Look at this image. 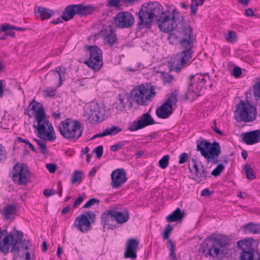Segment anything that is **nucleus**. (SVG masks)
Masks as SVG:
<instances>
[{"label": "nucleus", "mask_w": 260, "mask_h": 260, "mask_svg": "<svg viewBox=\"0 0 260 260\" xmlns=\"http://www.w3.org/2000/svg\"><path fill=\"white\" fill-rule=\"evenodd\" d=\"M31 115L27 114L29 117H34L32 126L37 136L44 141L52 142L56 137L51 122L46 116L44 108L35 100H33L28 107Z\"/></svg>", "instance_id": "1"}, {"label": "nucleus", "mask_w": 260, "mask_h": 260, "mask_svg": "<svg viewBox=\"0 0 260 260\" xmlns=\"http://www.w3.org/2000/svg\"><path fill=\"white\" fill-rule=\"evenodd\" d=\"M179 34L180 36L177 38H179V42L182 51L176 55V61L179 63V67H177L176 69L177 72L182 69L189 61L192 57L193 52L192 51L193 35L190 26H182L181 30L179 31ZM174 38H177L176 35L171 34L169 39L171 40Z\"/></svg>", "instance_id": "2"}, {"label": "nucleus", "mask_w": 260, "mask_h": 260, "mask_svg": "<svg viewBox=\"0 0 260 260\" xmlns=\"http://www.w3.org/2000/svg\"><path fill=\"white\" fill-rule=\"evenodd\" d=\"M163 7L157 2L144 3L138 13V27L140 29L150 28L154 19L164 12Z\"/></svg>", "instance_id": "3"}, {"label": "nucleus", "mask_w": 260, "mask_h": 260, "mask_svg": "<svg viewBox=\"0 0 260 260\" xmlns=\"http://www.w3.org/2000/svg\"><path fill=\"white\" fill-rule=\"evenodd\" d=\"M228 239L223 236L212 235L205 239L200 245V250L205 256L215 257L226 254Z\"/></svg>", "instance_id": "4"}, {"label": "nucleus", "mask_w": 260, "mask_h": 260, "mask_svg": "<svg viewBox=\"0 0 260 260\" xmlns=\"http://www.w3.org/2000/svg\"><path fill=\"white\" fill-rule=\"evenodd\" d=\"M131 95L137 104L145 106L155 97L156 93L150 84H142L134 88L131 91Z\"/></svg>", "instance_id": "5"}, {"label": "nucleus", "mask_w": 260, "mask_h": 260, "mask_svg": "<svg viewBox=\"0 0 260 260\" xmlns=\"http://www.w3.org/2000/svg\"><path fill=\"white\" fill-rule=\"evenodd\" d=\"M58 128L61 135L69 140L76 141L82 135L81 123L72 119L68 118L62 121L58 125Z\"/></svg>", "instance_id": "6"}, {"label": "nucleus", "mask_w": 260, "mask_h": 260, "mask_svg": "<svg viewBox=\"0 0 260 260\" xmlns=\"http://www.w3.org/2000/svg\"><path fill=\"white\" fill-rule=\"evenodd\" d=\"M197 148L206 159L207 162L213 164H217L218 162V158L221 150L218 142L214 141L211 143L206 140H202L198 142Z\"/></svg>", "instance_id": "7"}, {"label": "nucleus", "mask_w": 260, "mask_h": 260, "mask_svg": "<svg viewBox=\"0 0 260 260\" xmlns=\"http://www.w3.org/2000/svg\"><path fill=\"white\" fill-rule=\"evenodd\" d=\"M190 83L188 86V94L193 98L200 96L202 90L209 87L211 88L212 84L208 74H197L190 77Z\"/></svg>", "instance_id": "8"}, {"label": "nucleus", "mask_w": 260, "mask_h": 260, "mask_svg": "<svg viewBox=\"0 0 260 260\" xmlns=\"http://www.w3.org/2000/svg\"><path fill=\"white\" fill-rule=\"evenodd\" d=\"M180 15L176 9L172 11L166 10L164 11L157 20L158 26L160 30L169 32L174 30L177 26V19Z\"/></svg>", "instance_id": "9"}, {"label": "nucleus", "mask_w": 260, "mask_h": 260, "mask_svg": "<svg viewBox=\"0 0 260 260\" xmlns=\"http://www.w3.org/2000/svg\"><path fill=\"white\" fill-rule=\"evenodd\" d=\"M256 109L248 102L241 101L236 106L235 118L238 122H249L256 118Z\"/></svg>", "instance_id": "10"}, {"label": "nucleus", "mask_w": 260, "mask_h": 260, "mask_svg": "<svg viewBox=\"0 0 260 260\" xmlns=\"http://www.w3.org/2000/svg\"><path fill=\"white\" fill-rule=\"evenodd\" d=\"M95 220L96 215L92 212L87 211L76 218L74 226L80 232L85 233L91 229V225Z\"/></svg>", "instance_id": "11"}, {"label": "nucleus", "mask_w": 260, "mask_h": 260, "mask_svg": "<svg viewBox=\"0 0 260 260\" xmlns=\"http://www.w3.org/2000/svg\"><path fill=\"white\" fill-rule=\"evenodd\" d=\"M85 111L89 120L97 122L104 119L106 107L102 103L93 101L86 106Z\"/></svg>", "instance_id": "12"}, {"label": "nucleus", "mask_w": 260, "mask_h": 260, "mask_svg": "<svg viewBox=\"0 0 260 260\" xmlns=\"http://www.w3.org/2000/svg\"><path fill=\"white\" fill-rule=\"evenodd\" d=\"M177 92L175 91L172 93L166 102L156 110V114L158 118H168L173 113V107L177 101Z\"/></svg>", "instance_id": "13"}, {"label": "nucleus", "mask_w": 260, "mask_h": 260, "mask_svg": "<svg viewBox=\"0 0 260 260\" xmlns=\"http://www.w3.org/2000/svg\"><path fill=\"white\" fill-rule=\"evenodd\" d=\"M85 48L89 54V58L85 63L93 70H99L103 65L101 50L95 46H85Z\"/></svg>", "instance_id": "14"}, {"label": "nucleus", "mask_w": 260, "mask_h": 260, "mask_svg": "<svg viewBox=\"0 0 260 260\" xmlns=\"http://www.w3.org/2000/svg\"><path fill=\"white\" fill-rule=\"evenodd\" d=\"M13 181L18 185L26 184L30 179V173L28 167L24 164L14 166L12 173Z\"/></svg>", "instance_id": "15"}, {"label": "nucleus", "mask_w": 260, "mask_h": 260, "mask_svg": "<svg viewBox=\"0 0 260 260\" xmlns=\"http://www.w3.org/2000/svg\"><path fill=\"white\" fill-rule=\"evenodd\" d=\"M12 233H9L6 230L0 231V251L4 253H8L13 248H15V245L17 240Z\"/></svg>", "instance_id": "16"}, {"label": "nucleus", "mask_w": 260, "mask_h": 260, "mask_svg": "<svg viewBox=\"0 0 260 260\" xmlns=\"http://www.w3.org/2000/svg\"><path fill=\"white\" fill-rule=\"evenodd\" d=\"M67 74L66 69L63 67H56L54 71H50L49 73L50 83L56 88L60 87L62 82L65 80Z\"/></svg>", "instance_id": "17"}, {"label": "nucleus", "mask_w": 260, "mask_h": 260, "mask_svg": "<svg viewBox=\"0 0 260 260\" xmlns=\"http://www.w3.org/2000/svg\"><path fill=\"white\" fill-rule=\"evenodd\" d=\"M135 21L134 16L127 12H120L114 18V22L118 27L127 28L133 25Z\"/></svg>", "instance_id": "18"}, {"label": "nucleus", "mask_w": 260, "mask_h": 260, "mask_svg": "<svg viewBox=\"0 0 260 260\" xmlns=\"http://www.w3.org/2000/svg\"><path fill=\"white\" fill-rule=\"evenodd\" d=\"M192 179L197 182H205L208 176V173L206 169L201 164H198L196 161H193Z\"/></svg>", "instance_id": "19"}, {"label": "nucleus", "mask_w": 260, "mask_h": 260, "mask_svg": "<svg viewBox=\"0 0 260 260\" xmlns=\"http://www.w3.org/2000/svg\"><path fill=\"white\" fill-rule=\"evenodd\" d=\"M16 236L15 240L17 242L15 245V248H13L12 251H14L15 254L20 255L21 254L27 251V250L31 247V244L29 240H24L22 241L23 234L22 232L16 231Z\"/></svg>", "instance_id": "20"}, {"label": "nucleus", "mask_w": 260, "mask_h": 260, "mask_svg": "<svg viewBox=\"0 0 260 260\" xmlns=\"http://www.w3.org/2000/svg\"><path fill=\"white\" fill-rule=\"evenodd\" d=\"M154 123L152 117L147 112L143 114L137 122H134L130 124L128 129L131 132L136 131Z\"/></svg>", "instance_id": "21"}, {"label": "nucleus", "mask_w": 260, "mask_h": 260, "mask_svg": "<svg viewBox=\"0 0 260 260\" xmlns=\"http://www.w3.org/2000/svg\"><path fill=\"white\" fill-rule=\"evenodd\" d=\"M111 185L114 188H119L126 180V175L123 169H117L112 172Z\"/></svg>", "instance_id": "22"}, {"label": "nucleus", "mask_w": 260, "mask_h": 260, "mask_svg": "<svg viewBox=\"0 0 260 260\" xmlns=\"http://www.w3.org/2000/svg\"><path fill=\"white\" fill-rule=\"evenodd\" d=\"M101 37L104 45L112 46L117 42V38L114 30L111 26L107 27L101 32Z\"/></svg>", "instance_id": "23"}, {"label": "nucleus", "mask_w": 260, "mask_h": 260, "mask_svg": "<svg viewBox=\"0 0 260 260\" xmlns=\"http://www.w3.org/2000/svg\"><path fill=\"white\" fill-rule=\"evenodd\" d=\"M139 242L135 239H129L126 244L125 249L124 253L126 258H135L137 257L136 250L138 248Z\"/></svg>", "instance_id": "24"}, {"label": "nucleus", "mask_w": 260, "mask_h": 260, "mask_svg": "<svg viewBox=\"0 0 260 260\" xmlns=\"http://www.w3.org/2000/svg\"><path fill=\"white\" fill-rule=\"evenodd\" d=\"M243 141L247 145H253L260 141V130H254L241 135Z\"/></svg>", "instance_id": "25"}, {"label": "nucleus", "mask_w": 260, "mask_h": 260, "mask_svg": "<svg viewBox=\"0 0 260 260\" xmlns=\"http://www.w3.org/2000/svg\"><path fill=\"white\" fill-rule=\"evenodd\" d=\"M114 220L119 224H122L126 222L129 218V213L128 210L125 209H122L118 211L112 210Z\"/></svg>", "instance_id": "26"}, {"label": "nucleus", "mask_w": 260, "mask_h": 260, "mask_svg": "<svg viewBox=\"0 0 260 260\" xmlns=\"http://www.w3.org/2000/svg\"><path fill=\"white\" fill-rule=\"evenodd\" d=\"M114 220L112 210H107L102 214L101 223L103 225L104 228H110L112 226Z\"/></svg>", "instance_id": "27"}, {"label": "nucleus", "mask_w": 260, "mask_h": 260, "mask_svg": "<svg viewBox=\"0 0 260 260\" xmlns=\"http://www.w3.org/2000/svg\"><path fill=\"white\" fill-rule=\"evenodd\" d=\"M77 5L68 6L64 10L61 17L66 21L71 19L76 14L77 15L76 11Z\"/></svg>", "instance_id": "28"}, {"label": "nucleus", "mask_w": 260, "mask_h": 260, "mask_svg": "<svg viewBox=\"0 0 260 260\" xmlns=\"http://www.w3.org/2000/svg\"><path fill=\"white\" fill-rule=\"evenodd\" d=\"M36 15L38 18L42 20L49 19L54 15V12L48 8L38 7L36 10Z\"/></svg>", "instance_id": "29"}, {"label": "nucleus", "mask_w": 260, "mask_h": 260, "mask_svg": "<svg viewBox=\"0 0 260 260\" xmlns=\"http://www.w3.org/2000/svg\"><path fill=\"white\" fill-rule=\"evenodd\" d=\"M242 228L243 232L246 234H260V224L250 222L243 225Z\"/></svg>", "instance_id": "30"}, {"label": "nucleus", "mask_w": 260, "mask_h": 260, "mask_svg": "<svg viewBox=\"0 0 260 260\" xmlns=\"http://www.w3.org/2000/svg\"><path fill=\"white\" fill-rule=\"evenodd\" d=\"M77 15L86 16L91 14L94 11V8L91 6H84L83 4L77 5Z\"/></svg>", "instance_id": "31"}, {"label": "nucleus", "mask_w": 260, "mask_h": 260, "mask_svg": "<svg viewBox=\"0 0 260 260\" xmlns=\"http://www.w3.org/2000/svg\"><path fill=\"white\" fill-rule=\"evenodd\" d=\"M121 131V129L118 126H113L110 128H107L104 131L100 134H98L96 135H94L92 139H95L99 137H103L108 135H115L118 134Z\"/></svg>", "instance_id": "32"}, {"label": "nucleus", "mask_w": 260, "mask_h": 260, "mask_svg": "<svg viewBox=\"0 0 260 260\" xmlns=\"http://www.w3.org/2000/svg\"><path fill=\"white\" fill-rule=\"evenodd\" d=\"M184 216V213L179 208H177L174 212L167 217L168 222H172L181 220Z\"/></svg>", "instance_id": "33"}, {"label": "nucleus", "mask_w": 260, "mask_h": 260, "mask_svg": "<svg viewBox=\"0 0 260 260\" xmlns=\"http://www.w3.org/2000/svg\"><path fill=\"white\" fill-rule=\"evenodd\" d=\"M2 213L6 219L11 218L16 213V207L13 205H7L3 208Z\"/></svg>", "instance_id": "34"}, {"label": "nucleus", "mask_w": 260, "mask_h": 260, "mask_svg": "<svg viewBox=\"0 0 260 260\" xmlns=\"http://www.w3.org/2000/svg\"><path fill=\"white\" fill-rule=\"evenodd\" d=\"M125 100V98L124 95L119 94L118 100L115 103V108L119 111H123L125 109L126 104Z\"/></svg>", "instance_id": "35"}, {"label": "nucleus", "mask_w": 260, "mask_h": 260, "mask_svg": "<svg viewBox=\"0 0 260 260\" xmlns=\"http://www.w3.org/2000/svg\"><path fill=\"white\" fill-rule=\"evenodd\" d=\"M224 38L228 42L234 43L237 40V35L234 31L229 30L224 34Z\"/></svg>", "instance_id": "36"}, {"label": "nucleus", "mask_w": 260, "mask_h": 260, "mask_svg": "<svg viewBox=\"0 0 260 260\" xmlns=\"http://www.w3.org/2000/svg\"><path fill=\"white\" fill-rule=\"evenodd\" d=\"M204 3V0H191L190 4V9L191 13L193 15L196 14L199 6H201Z\"/></svg>", "instance_id": "37"}, {"label": "nucleus", "mask_w": 260, "mask_h": 260, "mask_svg": "<svg viewBox=\"0 0 260 260\" xmlns=\"http://www.w3.org/2000/svg\"><path fill=\"white\" fill-rule=\"evenodd\" d=\"M251 240V239H249L239 241L237 242V246L243 250H245L247 248H248L250 246Z\"/></svg>", "instance_id": "38"}, {"label": "nucleus", "mask_w": 260, "mask_h": 260, "mask_svg": "<svg viewBox=\"0 0 260 260\" xmlns=\"http://www.w3.org/2000/svg\"><path fill=\"white\" fill-rule=\"evenodd\" d=\"M56 87H47L42 90V92L44 97H52L56 94Z\"/></svg>", "instance_id": "39"}, {"label": "nucleus", "mask_w": 260, "mask_h": 260, "mask_svg": "<svg viewBox=\"0 0 260 260\" xmlns=\"http://www.w3.org/2000/svg\"><path fill=\"white\" fill-rule=\"evenodd\" d=\"M241 260H253V252L251 250H243L240 255Z\"/></svg>", "instance_id": "40"}, {"label": "nucleus", "mask_w": 260, "mask_h": 260, "mask_svg": "<svg viewBox=\"0 0 260 260\" xmlns=\"http://www.w3.org/2000/svg\"><path fill=\"white\" fill-rule=\"evenodd\" d=\"M82 172L76 170L72 175L71 183L75 184L77 182H80L82 180Z\"/></svg>", "instance_id": "41"}, {"label": "nucleus", "mask_w": 260, "mask_h": 260, "mask_svg": "<svg viewBox=\"0 0 260 260\" xmlns=\"http://www.w3.org/2000/svg\"><path fill=\"white\" fill-rule=\"evenodd\" d=\"M245 172L248 179L253 180L255 178L254 172L250 165H246L245 166Z\"/></svg>", "instance_id": "42"}, {"label": "nucleus", "mask_w": 260, "mask_h": 260, "mask_svg": "<svg viewBox=\"0 0 260 260\" xmlns=\"http://www.w3.org/2000/svg\"><path fill=\"white\" fill-rule=\"evenodd\" d=\"M253 94L256 100H260V81L253 85Z\"/></svg>", "instance_id": "43"}, {"label": "nucleus", "mask_w": 260, "mask_h": 260, "mask_svg": "<svg viewBox=\"0 0 260 260\" xmlns=\"http://www.w3.org/2000/svg\"><path fill=\"white\" fill-rule=\"evenodd\" d=\"M10 29L16 30L18 31L23 30V28L21 27H16L7 23H5L1 26V30L3 31V32H6Z\"/></svg>", "instance_id": "44"}, {"label": "nucleus", "mask_w": 260, "mask_h": 260, "mask_svg": "<svg viewBox=\"0 0 260 260\" xmlns=\"http://www.w3.org/2000/svg\"><path fill=\"white\" fill-rule=\"evenodd\" d=\"M170 156L168 155L164 156L159 161V166L160 168L166 169L169 165Z\"/></svg>", "instance_id": "45"}, {"label": "nucleus", "mask_w": 260, "mask_h": 260, "mask_svg": "<svg viewBox=\"0 0 260 260\" xmlns=\"http://www.w3.org/2000/svg\"><path fill=\"white\" fill-rule=\"evenodd\" d=\"M127 143V141L119 142L111 146V150L112 151L115 152L119 149H120L122 148Z\"/></svg>", "instance_id": "46"}, {"label": "nucleus", "mask_w": 260, "mask_h": 260, "mask_svg": "<svg viewBox=\"0 0 260 260\" xmlns=\"http://www.w3.org/2000/svg\"><path fill=\"white\" fill-rule=\"evenodd\" d=\"M122 0H108V6L121 9Z\"/></svg>", "instance_id": "47"}, {"label": "nucleus", "mask_w": 260, "mask_h": 260, "mask_svg": "<svg viewBox=\"0 0 260 260\" xmlns=\"http://www.w3.org/2000/svg\"><path fill=\"white\" fill-rule=\"evenodd\" d=\"M224 166L222 164H220L212 171L211 174L216 177L220 175L221 172L224 170Z\"/></svg>", "instance_id": "48"}, {"label": "nucleus", "mask_w": 260, "mask_h": 260, "mask_svg": "<svg viewBox=\"0 0 260 260\" xmlns=\"http://www.w3.org/2000/svg\"><path fill=\"white\" fill-rule=\"evenodd\" d=\"M168 242L170 244V256L173 259H175L176 258V254L175 253V245L173 243V242L170 240H168Z\"/></svg>", "instance_id": "49"}, {"label": "nucleus", "mask_w": 260, "mask_h": 260, "mask_svg": "<svg viewBox=\"0 0 260 260\" xmlns=\"http://www.w3.org/2000/svg\"><path fill=\"white\" fill-rule=\"evenodd\" d=\"M172 230V227L171 226L170 224H168L164 231L163 233V238L164 239H167L169 238V235Z\"/></svg>", "instance_id": "50"}, {"label": "nucleus", "mask_w": 260, "mask_h": 260, "mask_svg": "<svg viewBox=\"0 0 260 260\" xmlns=\"http://www.w3.org/2000/svg\"><path fill=\"white\" fill-rule=\"evenodd\" d=\"M93 152L95 153L96 157L98 158H100L103 155V147L102 145L96 147L94 148Z\"/></svg>", "instance_id": "51"}, {"label": "nucleus", "mask_w": 260, "mask_h": 260, "mask_svg": "<svg viewBox=\"0 0 260 260\" xmlns=\"http://www.w3.org/2000/svg\"><path fill=\"white\" fill-rule=\"evenodd\" d=\"M174 79L173 77L168 73L163 75L162 80L165 83H170Z\"/></svg>", "instance_id": "52"}, {"label": "nucleus", "mask_w": 260, "mask_h": 260, "mask_svg": "<svg viewBox=\"0 0 260 260\" xmlns=\"http://www.w3.org/2000/svg\"><path fill=\"white\" fill-rule=\"evenodd\" d=\"M188 158V154L185 152H183L180 154L179 156V164H182L185 163Z\"/></svg>", "instance_id": "53"}, {"label": "nucleus", "mask_w": 260, "mask_h": 260, "mask_svg": "<svg viewBox=\"0 0 260 260\" xmlns=\"http://www.w3.org/2000/svg\"><path fill=\"white\" fill-rule=\"evenodd\" d=\"M140 0H122L121 5H123L126 7L134 5L138 3Z\"/></svg>", "instance_id": "54"}, {"label": "nucleus", "mask_w": 260, "mask_h": 260, "mask_svg": "<svg viewBox=\"0 0 260 260\" xmlns=\"http://www.w3.org/2000/svg\"><path fill=\"white\" fill-rule=\"evenodd\" d=\"M99 201L95 198H92L91 199H90L86 203H85L84 206L83 208H89L92 205H94L95 203H99Z\"/></svg>", "instance_id": "55"}, {"label": "nucleus", "mask_w": 260, "mask_h": 260, "mask_svg": "<svg viewBox=\"0 0 260 260\" xmlns=\"http://www.w3.org/2000/svg\"><path fill=\"white\" fill-rule=\"evenodd\" d=\"M46 167L51 173H55L57 169V166L53 164H47Z\"/></svg>", "instance_id": "56"}, {"label": "nucleus", "mask_w": 260, "mask_h": 260, "mask_svg": "<svg viewBox=\"0 0 260 260\" xmlns=\"http://www.w3.org/2000/svg\"><path fill=\"white\" fill-rule=\"evenodd\" d=\"M57 193L54 189H45L43 191V194L46 197H50Z\"/></svg>", "instance_id": "57"}, {"label": "nucleus", "mask_w": 260, "mask_h": 260, "mask_svg": "<svg viewBox=\"0 0 260 260\" xmlns=\"http://www.w3.org/2000/svg\"><path fill=\"white\" fill-rule=\"evenodd\" d=\"M38 146L43 154H46L47 153L46 144L44 142H42L39 144Z\"/></svg>", "instance_id": "58"}, {"label": "nucleus", "mask_w": 260, "mask_h": 260, "mask_svg": "<svg viewBox=\"0 0 260 260\" xmlns=\"http://www.w3.org/2000/svg\"><path fill=\"white\" fill-rule=\"evenodd\" d=\"M6 152L4 147L0 144V161L6 159Z\"/></svg>", "instance_id": "59"}, {"label": "nucleus", "mask_w": 260, "mask_h": 260, "mask_svg": "<svg viewBox=\"0 0 260 260\" xmlns=\"http://www.w3.org/2000/svg\"><path fill=\"white\" fill-rule=\"evenodd\" d=\"M233 74L234 77H239L242 74L241 70L239 67H236L234 68Z\"/></svg>", "instance_id": "60"}, {"label": "nucleus", "mask_w": 260, "mask_h": 260, "mask_svg": "<svg viewBox=\"0 0 260 260\" xmlns=\"http://www.w3.org/2000/svg\"><path fill=\"white\" fill-rule=\"evenodd\" d=\"M83 201V198L81 196L78 197L76 200L74 202L73 207L77 208Z\"/></svg>", "instance_id": "61"}, {"label": "nucleus", "mask_w": 260, "mask_h": 260, "mask_svg": "<svg viewBox=\"0 0 260 260\" xmlns=\"http://www.w3.org/2000/svg\"><path fill=\"white\" fill-rule=\"evenodd\" d=\"M245 14L247 17H252L254 15V13L251 8H248L245 10Z\"/></svg>", "instance_id": "62"}, {"label": "nucleus", "mask_w": 260, "mask_h": 260, "mask_svg": "<svg viewBox=\"0 0 260 260\" xmlns=\"http://www.w3.org/2000/svg\"><path fill=\"white\" fill-rule=\"evenodd\" d=\"M62 186L61 181L58 182V194L59 197L62 196Z\"/></svg>", "instance_id": "63"}, {"label": "nucleus", "mask_w": 260, "mask_h": 260, "mask_svg": "<svg viewBox=\"0 0 260 260\" xmlns=\"http://www.w3.org/2000/svg\"><path fill=\"white\" fill-rule=\"evenodd\" d=\"M210 194V191L207 188L203 189L201 192V196H209Z\"/></svg>", "instance_id": "64"}]
</instances>
